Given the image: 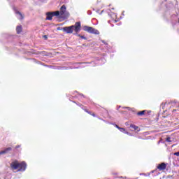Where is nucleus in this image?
Segmentation results:
<instances>
[{"instance_id": "obj_10", "label": "nucleus", "mask_w": 179, "mask_h": 179, "mask_svg": "<svg viewBox=\"0 0 179 179\" xmlns=\"http://www.w3.org/2000/svg\"><path fill=\"white\" fill-rule=\"evenodd\" d=\"M22 25L17 26L16 27L17 34H20L22 33Z\"/></svg>"}, {"instance_id": "obj_36", "label": "nucleus", "mask_w": 179, "mask_h": 179, "mask_svg": "<svg viewBox=\"0 0 179 179\" xmlns=\"http://www.w3.org/2000/svg\"><path fill=\"white\" fill-rule=\"evenodd\" d=\"M155 171H156V170H152V171L150 172V173H151V174H153V173H155Z\"/></svg>"}, {"instance_id": "obj_22", "label": "nucleus", "mask_w": 179, "mask_h": 179, "mask_svg": "<svg viewBox=\"0 0 179 179\" xmlns=\"http://www.w3.org/2000/svg\"><path fill=\"white\" fill-rule=\"evenodd\" d=\"M166 142H173V141L171 140V137H167V138H166Z\"/></svg>"}, {"instance_id": "obj_15", "label": "nucleus", "mask_w": 179, "mask_h": 179, "mask_svg": "<svg viewBox=\"0 0 179 179\" xmlns=\"http://www.w3.org/2000/svg\"><path fill=\"white\" fill-rule=\"evenodd\" d=\"M80 68H85V66H69L68 67V69H80Z\"/></svg>"}, {"instance_id": "obj_28", "label": "nucleus", "mask_w": 179, "mask_h": 179, "mask_svg": "<svg viewBox=\"0 0 179 179\" xmlns=\"http://www.w3.org/2000/svg\"><path fill=\"white\" fill-rule=\"evenodd\" d=\"M115 128H117V129H120V128H121V127H120V126H118V124H115Z\"/></svg>"}, {"instance_id": "obj_11", "label": "nucleus", "mask_w": 179, "mask_h": 179, "mask_svg": "<svg viewBox=\"0 0 179 179\" xmlns=\"http://www.w3.org/2000/svg\"><path fill=\"white\" fill-rule=\"evenodd\" d=\"M81 64H83L84 65H86L87 64H92V66H96V63L94 62H92L90 63H89V62H83V63L79 62V63H76V65H80Z\"/></svg>"}, {"instance_id": "obj_43", "label": "nucleus", "mask_w": 179, "mask_h": 179, "mask_svg": "<svg viewBox=\"0 0 179 179\" xmlns=\"http://www.w3.org/2000/svg\"><path fill=\"white\" fill-rule=\"evenodd\" d=\"M99 120H101V121H103V119H101V118H100V117H99Z\"/></svg>"}, {"instance_id": "obj_48", "label": "nucleus", "mask_w": 179, "mask_h": 179, "mask_svg": "<svg viewBox=\"0 0 179 179\" xmlns=\"http://www.w3.org/2000/svg\"><path fill=\"white\" fill-rule=\"evenodd\" d=\"M178 23H179V21H178Z\"/></svg>"}, {"instance_id": "obj_46", "label": "nucleus", "mask_w": 179, "mask_h": 179, "mask_svg": "<svg viewBox=\"0 0 179 179\" xmlns=\"http://www.w3.org/2000/svg\"><path fill=\"white\" fill-rule=\"evenodd\" d=\"M57 30H59V28H57Z\"/></svg>"}, {"instance_id": "obj_7", "label": "nucleus", "mask_w": 179, "mask_h": 179, "mask_svg": "<svg viewBox=\"0 0 179 179\" xmlns=\"http://www.w3.org/2000/svg\"><path fill=\"white\" fill-rule=\"evenodd\" d=\"M19 161L15 160L10 163V166L12 170H17V169H19Z\"/></svg>"}, {"instance_id": "obj_20", "label": "nucleus", "mask_w": 179, "mask_h": 179, "mask_svg": "<svg viewBox=\"0 0 179 179\" xmlns=\"http://www.w3.org/2000/svg\"><path fill=\"white\" fill-rule=\"evenodd\" d=\"M119 131H120V132H122L123 134H125V132H127L125 129L122 127L119 128Z\"/></svg>"}, {"instance_id": "obj_5", "label": "nucleus", "mask_w": 179, "mask_h": 179, "mask_svg": "<svg viewBox=\"0 0 179 179\" xmlns=\"http://www.w3.org/2000/svg\"><path fill=\"white\" fill-rule=\"evenodd\" d=\"M54 16L58 17V16H59V13H56V11L46 13V20H52V17H54Z\"/></svg>"}, {"instance_id": "obj_42", "label": "nucleus", "mask_w": 179, "mask_h": 179, "mask_svg": "<svg viewBox=\"0 0 179 179\" xmlns=\"http://www.w3.org/2000/svg\"><path fill=\"white\" fill-rule=\"evenodd\" d=\"M117 22H118V20H115V22L117 23Z\"/></svg>"}, {"instance_id": "obj_41", "label": "nucleus", "mask_w": 179, "mask_h": 179, "mask_svg": "<svg viewBox=\"0 0 179 179\" xmlns=\"http://www.w3.org/2000/svg\"><path fill=\"white\" fill-rule=\"evenodd\" d=\"M145 175V173H140V176H143Z\"/></svg>"}, {"instance_id": "obj_12", "label": "nucleus", "mask_w": 179, "mask_h": 179, "mask_svg": "<svg viewBox=\"0 0 179 179\" xmlns=\"http://www.w3.org/2000/svg\"><path fill=\"white\" fill-rule=\"evenodd\" d=\"M78 32L74 33L73 35L74 36H78V37H80V38H82L83 40H87V38L85 36H82L80 34H78Z\"/></svg>"}, {"instance_id": "obj_40", "label": "nucleus", "mask_w": 179, "mask_h": 179, "mask_svg": "<svg viewBox=\"0 0 179 179\" xmlns=\"http://www.w3.org/2000/svg\"><path fill=\"white\" fill-rule=\"evenodd\" d=\"M91 115H92V117H96V114L94 113L91 114Z\"/></svg>"}, {"instance_id": "obj_27", "label": "nucleus", "mask_w": 179, "mask_h": 179, "mask_svg": "<svg viewBox=\"0 0 179 179\" xmlns=\"http://www.w3.org/2000/svg\"><path fill=\"white\" fill-rule=\"evenodd\" d=\"M109 124H110V125H114V127H115V125H117V124H115L114 122H109Z\"/></svg>"}, {"instance_id": "obj_4", "label": "nucleus", "mask_w": 179, "mask_h": 179, "mask_svg": "<svg viewBox=\"0 0 179 179\" xmlns=\"http://www.w3.org/2000/svg\"><path fill=\"white\" fill-rule=\"evenodd\" d=\"M84 31H87V33H90L91 34H100L99 30L88 26H85L83 28Z\"/></svg>"}, {"instance_id": "obj_2", "label": "nucleus", "mask_w": 179, "mask_h": 179, "mask_svg": "<svg viewBox=\"0 0 179 179\" xmlns=\"http://www.w3.org/2000/svg\"><path fill=\"white\" fill-rule=\"evenodd\" d=\"M177 19V15L176 14H171L170 11H166L164 15V20L166 22V23H171V24H174V20Z\"/></svg>"}, {"instance_id": "obj_16", "label": "nucleus", "mask_w": 179, "mask_h": 179, "mask_svg": "<svg viewBox=\"0 0 179 179\" xmlns=\"http://www.w3.org/2000/svg\"><path fill=\"white\" fill-rule=\"evenodd\" d=\"M145 113H146V110H141L137 113V115H138L139 117H142V115H145Z\"/></svg>"}, {"instance_id": "obj_38", "label": "nucleus", "mask_w": 179, "mask_h": 179, "mask_svg": "<svg viewBox=\"0 0 179 179\" xmlns=\"http://www.w3.org/2000/svg\"><path fill=\"white\" fill-rule=\"evenodd\" d=\"M19 148H20V145H17V146L15 147V149H19Z\"/></svg>"}, {"instance_id": "obj_13", "label": "nucleus", "mask_w": 179, "mask_h": 179, "mask_svg": "<svg viewBox=\"0 0 179 179\" xmlns=\"http://www.w3.org/2000/svg\"><path fill=\"white\" fill-rule=\"evenodd\" d=\"M11 150H12V148H10V147L5 148L3 150L4 155H6V154L9 153V152H11Z\"/></svg>"}, {"instance_id": "obj_30", "label": "nucleus", "mask_w": 179, "mask_h": 179, "mask_svg": "<svg viewBox=\"0 0 179 179\" xmlns=\"http://www.w3.org/2000/svg\"><path fill=\"white\" fill-rule=\"evenodd\" d=\"M1 155H5V152H4V151H3V150L0 151V156H1Z\"/></svg>"}, {"instance_id": "obj_34", "label": "nucleus", "mask_w": 179, "mask_h": 179, "mask_svg": "<svg viewBox=\"0 0 179 179\" xmlns=\"http://www.w3.org/2000/svg\"><path fill=\"white\" fill-rule=\"evenodd\" d=\"M122 108L129 110V108H129V107H123Z\"/></svg>"}, {"instance_id": "obj_44", "label": "nucleus", "mask_w": 179, "mask_h": 179, "mask_svg": "<svg viewBox=\"0 0 179 179\" xmlns=\"http://www.w3.org/2000/svg\"><path fill=\"white\" fill-rule=\"evenodd\" d=\"M38 64H41V62H38Z\"/></svg>"}, {"instance_id": "obj_29", "label": "nucleus", "mask_w": 179, "mask_h": 179, "mask_svg": "<svg viewBox=\"0 0 179 179\" xmlns=\"http://www.w3.org/2000/svg\"><path fill=\"white\" fill-rule=\"evenodd\" d=\"M43 38H45V40H47V38H48V36L47 35H44Z\"/></svg>"}, {"instance_id": "obj_8", "label": "nucleus", "mask_w": 179, "mask_h": 179, "mask_svg": "<svg viewBox=\"0 0 179 179\" xmlns=\"http://www.w3.org/2000/svg\"><path fill=\"white\" fill-rule=\"evenodd\" d=\"M167 168V164L164 162H162L161 164H159L157 166V169L159 170V171H163V170H166Z\"/></svg>"}, {"instance_id": "obj_24", "label": "nucleus", "mask_w": 179, "mask_h": 179, "mask_svg": "<svg viewBox=\"0 0 179 179\" xmlns=\"http://www.w3.org/2000/svg\"><path fill=\"white\" fill-rule=\"evenodd\" d=\"M84 111H85V113H87V114H90V115H92V113L87 110V109H84Z\"/></svg>"}, {"instance_id": "obj_32", "label": "nucleus", "mask_w": 179, "mask_h": 179, "mask_svg": "<svg viewBox=\"0 0 179 179\" xmlns=\"http://www.w3.org/2000/svg\"><path fill=\"white\" fill-rule=\"evenodd\" d=\"M101 41H102V43H103V44H105L106 45H107V42H105L104 40H102Z\"/></svg>"}, {"instance_id": "obj_31", "label": "nucleus", "mask_w": 179, "mask_h": 179, "mask_svg": "<svg viewBox=\"0 0 179 179\" xmlns=\"http://www.w3.org/2000/svg\"><path fill=\"white\" fill-rule=\"evenodd\" d=\"M87 15H92V10H88L87 11Z\"/></svg>"}, {"instance_id": "obj_9", "label": "nucleus", "mask_w": 179, "mask_h": 179, "mask_svg": "<svg viewBox=\"0 0 179 179\" xmlns=\"http://www.w3.org/2000/svg\"><path fill=\"white\" fill-rule=\"evenodd\" d=\"M14 12H15L17 19H19V20H23L24 17L23 16V14H22V13H20L19 10H17L15 8H14Z\"/></svg>"}, {"instance_id": "obj_3", "label": "nucleus", "mask_w": 179, "mask_h": 179, "mask_svg": "<svg viewBox=\"0 0 179 179\" xmlns=\"http://www.w3.org/2000/svg\"><path fill=\"white\" fill-rule=\"evenodd\" d=\"M56 13H59L57 17H64V19H68L69 17V12L66 11V7L65 5L62 6L60 8V11H55Z\"/></svg>"}, {"instance_id": "obj_1", "label": "nucleus", "mask_w": 179, "mask_h": 179, "mask_svg": "<svg viewBox=\"0 0 179 179\" xmlns=\"http://www.w3.org/2000/svg\"><path fill=\"white\" fill-rule=\"evenodd\" d=\"M62 30L66 33V34H72L73 33V30L75 33H79L80 30H82V25L80 24V22H77L75 23L74 25H71L69 27H64L62 28Z\"/></svg>"}, {"instance_id": "obj_25", "label": "nucleus", "mask_w": 179, "mask_h": 179, "mask_svg": "<svg viewBox=\"0 0 179 179\" xmlns=\"http://www.w3.org/2000/svg\"><path fill=\"white\" fill-rule=\"evenodd\" d=\"M124 134H126V135H129V136H132V134L128 131H126Z\"/></svg>"}, {"instance_id": "obj_17", "label": "nucleus", "mask_w": 179, "mask_h": 179, "mask_svg": "<svg viewBox=\"0 0 179 179\" xmlns=\"http://www.w3.org/2000/svg\"><path fill=\"white\" fill-rule=\"evenodd\" d=\"M130 128H133V129H134V131H138V129H139V127L135 124H130Z\"/></svg>"}, {"instance_id": "obj_35", "label": "nucleus", "mask_w": 179, "mask_h": 179, "mask_svg": "<svg viewBox=\"0 0 179 179\" xmlns=\"http://www.w3.org/2000/svg\"><path fill=\"white\" fill-rule=\"evenodd\" d=\"M102 121H103V122H106V124H110V122H107V121H106L104 120H102Z\"/></svg>"}, {"instance_id": "obj_18", "label": "nucleus", "mask_w": 179, "mask_h": 179, "mask_svg": "<svg viewBox=\"0 0 179 179\" xmlns=\"http://www.w3.org/2000/svg\"><path fill=\"white\" fill-rule=\"evenodd\" d=\"M73 103H75L77 106H78V107H80L83 110H85V108H83V107H85L83 105H82V103H76V101H73Z\"/></svg>"}, {"instance_id": "obj_45", "label": "nucleus", "mask_w": 179, "mask_h": 179, "mask_svg": "<svg viewBox=\"0 0 179 179\" xmlns=\"http://www.w3.org/2000/svg\"><path fill=\"white\" fill-rule=\"evenodd\" d=\"M122 15L124 16V11L122 12Z\"/></svg>"}, {"instance_id": "obj_37", "label": "nucleus", "mask_w": 179, "mask_h": 179, "mask_svg": "<svg viewBox=\"0 0 179 179\" xmlns=\"http://www.w3.org/2000/svg\"><path fill=\"white\" fill-rule=\"evenodd\" d=\"M120 108H121V106H118L117 110H120Z\"/></svg>"}, {"instance_id": "obj_14", "label": "nucleus", "mask_w": 179, "mask_h": 179, "mask_svg": "<svg viewBox=\"0 0 179 179\" xmlns=\"http://www.w3.org/2000/svg\"><path fill=\"white\" fill-rule=\"evenodd\" d=\"M41 65L46 66L47 68H51L52 69H57V66L52 65H44V63H41Z\"/></svg>"}, {"instance_id": "obj_21", "label": "nucleus", "mask_w": 179, "mask_h": 179, "mask_svg": "<svg viewBox=\"0 0 179 179\" xmlns=\"http://www.w3.org/2000/svg\"><path fill=\"white\" fill-rule=\"evenodd\" d=\"M78 99H82V97L85 98V95H83V94H78Z\"/></svg>"}, {"instance_id": "obj_19", "label": "nucleus", "mask_w": 179, "mask_h": 179, "mask_svg": "<svg viewBox=\"0 0 179 179\" xmlns=\"http://www.w3.org/2000/svg\"><path fill=\"white\" fill-rule=\"evenodd\" d=\"M56 69H58V70H61V69L66 70V69H68V67H66V66H56Z\"/></svg>"}, {"instance_id": "obj_47", "label": "nucleus", "mask_w": 179, "mask_h": 179, "mask_svg": "<svg viewBox=\"0 0 179 179\" xmlns=\"http://www.w3.org/2000/svg\"><path fill=\"white\" fill-rule=\"evenodd\" d=\"M158 143H160V141H159Z\"/></svg>"}, {"instance_id": "obj_26", "label": "nucleus", "mask_w": 179, "mask_h": 179, "mask_svg": "<svg viewBox=\"0 0 179 179\" xmlns=\"http://www.w3.org/2000/svg\"><path fill=\"white\" fill-rule=\"evenodd\" d=\"M174 156H179V151L178 152H174Z\"/></svg>"}, {"instance_id": "obj_23", "label": "nucleus", "mask_w": 179, "mask_h": 179, "mask_svg": "<svg viewBox=\"0 0 179 179\" xmlns=\"http://www.w3.org/2000/svg\"><path fill=\"white\" fill-rule=\"evenodd\" d=\"M104 115L108 116V110H104Z\"/></svg>"}, {"instance_id": "obj_33", "label": "nucleus", "mask_w": 179, "mask_h": 179, "mask_svg": "<svg viewBox=\"0 0 179 179\" xmlns=\"http://www.w3.org/2000/svg\"><path fill=\"white\" fill-rule=\"evenodd\" d=\"M125 125H126V127H128V126L129 125V122H125Z\"/></svg>"}, {"instance_id": "obj_6", "label": "nucleus", "mask_w": 179, "mask_h": 179, "mask_svg": "<svg viewBox=\"0 0 179 179\" xmlns=\"http://www.w3.org/2000/svg\"><path fill=\"white\" fill-rule=\"evenodd\" d=\"M26 169H27V164L26 163V162L22 161L20 162L17 171H26Z\"/></svg>"}, {"instance_id": "obj_39", "label": "nucleus", "mask_w": 179, "mask_h": 179, "mask_svg": "<svg viewBox=\"0 0 179 179\" xmlns=\"http://www.w3.org/2000/svg\"><path fill=\"white\" fill-rule=\"evenodd\" d=\"M120 178L127 179V177L120 176Z\"/></svg>"}]
</instances>
